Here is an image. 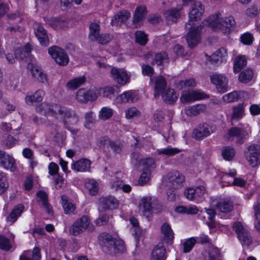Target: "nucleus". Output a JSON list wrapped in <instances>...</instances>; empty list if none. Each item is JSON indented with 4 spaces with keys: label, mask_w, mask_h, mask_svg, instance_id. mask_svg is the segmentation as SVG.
<instances>
[{
    "label": "nucleus",
    "mask_w": 260,
    "mask_h": 260,
    "mask_svg": "<svg viewBox=\"0 0 260 260\" xmlns=\"http://www.w3.org/2000/svg\"><path fill=\"white\" fill-rule=\"evenodd\" d=\"M217 208L221 212L228 213L233 209V204L230 201H222L217 203Z\"/></svg>",
    "instance_id": "ea45409f"
},
{
    "label": "nucleus",
    "mask_w": 260,
    "mask_h": 260,
    "mask_svg": "<svg viewBox=\"0 0 260 260\" xmlns=\"http://www.w3.org/2000/svg\"><path fill=\"white\" fill-rule=\"evenodd\" d=\"M135 37L137 42L141 45H145L148 41L147 35L142 31H137Z\"/></svg>",
    "instance_id": "864d4df0"
},
{
    "label": "nucleus",
    "mask_w": 260,
    "mask_h": 260,
    "mask_svg": "<svg viewBox=\"0 0 260 260\" xmlns=\"http://www.w3.org/2000/svg\"><path fill=\"white\" fill-rule=\"evenodd\" d=\"M247 64L245 56H239L235 59L233 70L236 73L239 72Z\"/></svg>",
    "instance_id": "4c0bfd02"
},
{
    "label": "nucleus",
    "mask_w": 260,
    "mask_h": 260,
    "mask_svg": "<svg viewBox=\"0 0 260 260\" xmlns=\"http://www.w3.org/2000/svg\"><path fill=\"white\" fill-rule=\"evenodd\" d=\"M90 161L86 158L81 159L73 163L71 165L72 170L76 172H86L90 170Z\"/></svg>",
    "instance_id": "b1692460"
},
{
    "label": "nucleus",
    "mask_w": 260,
    "mask_h": 260,
    "mask_svg": "<svg viewBox=\"0 0 260 260\" xmlns=\"http://www.w3.org/2000/svg\"><path fill=\"white\" fill-rule=\"evenodd\" d=\"M17 142L16 139L14 138L11 135H7L2 141V144L7 148L13 147Z\"/></svg>",
    "instance_id": "09e8293b"
},
{
    "label": "nucleus",
    "mask_w": 260,
    "mask_h": 260,
    "mask_svg": "<svg viewBox=\"0 0 260 260\" xmlns=\"http://www.w3.org/2000/svg\"><path fill=\"white\" fill-rule=\"evenodd\" d=\"M36 111L43 112L45 114L52 116L56 118L58 115H60L66 128H68L70 125L76 124L78 121V117L74 111L68 110L56 104L43 103L36 108Z\"/></svg>",
    "instance_id": "f257e3e1"
},
{
    "label": "nucleus",
    "mask_w": 260,
    "mask_h": 260,
    "mask_svg": "<svg viewBox=\"0 0 260 260\" xmlns=\"http://www.w3.org/2000/svg\"><path fill=\"white\" fill-rule=\"evenodd\" d=\"M196 242L197 240L194 238H190L187 240L183 243V252L185 253L189 252L196 244Z\"/></svg>",
    "instance_id": "4d7b16f0"
},
{
    "label": "nucleus",
    "mask_w": 260,
    "mask_h": 260,
    "mask_svg": "<svg viewBox=\"0 0 260 260\" xmlns=\"http://www.w3.org/2000/svg\"><path fill=\"white\" fill-rule=\"evenodd\" d=\"M34 29L38 41L41 45L44 46H47L49 44V39L46 30L39 23H35L34 24Z\"/></svg>",
    "instance_id": "2eb2a0df"
},
{
    "label": "nucleus",
    "mask_w": 260,
    "mask_h": 260,
    "mask_svg": "<svg viewBox=\"0 0 260 260\" xmlns=\"http://www.w3.org/2000/svg\"><path fill=\"white\" fill-rule=\"evenodd\" d=\"M142 73L144 76L152 77L154 73L153 68L148 64H142Z\"/></svg>",
    "instance_id": "e2e57ef3"
},
{
    "label": "nucleus",
    "mask_w": 260,
    "mask_h": 260,
    "mask_svg": "<svg viewBox=\"0 0 260 260\" xmlns=\"http://www.w3.org/2000/svg\"><path fill=\"white\" fill-rule=\"evenodd\" d=\"M184 181V176L177 171L169 173L164 178L162 185L166 188L178 189Z\"/></svg>",
    "instance_id": "39448f33"
},
{
    "label": "nucleus",
    "mask_w": 260,
    "mask_h": 260,
    "mask_svg": "<svg viewBox=\"0 0 260 260\" xmlns=\"http://www.w3.org/2000/svg\"><path fill=\"white\" fill-rule=\"evenodd\" d=\"M254 209L257 221V224L255 225V227L257 230H260V202H257L256 205L254 206Z\"/></svg>",
    "instance_id": "338daca9"
},
{
    "label": "nucleus",
    "mask_w": 260,
    "mask_h": 260,
    "mask_svg": "<svg viewBox=\"0 0 260 260\" xmlns=\"http://www.w3.org/2000/svg\"><path fill=\"white\" fill-rule=\"evenodd\" d=\"M243 91H234L223 96V101L227 103H233L238 101L243 96Z\"/></svg>",
    "instance_id": "473e14b6"
},
{
    "label": "nucleus",
    "mask_w": 260,
    "mask_h": 260,
    "mask_svg": "<svg viewBox=\"0 0 260 260\" xmlns=\"http://www.w3.org/2000/svg\"><path fill=\"white\" fill-rule=\"evenodd\" d=\"M204 7L201 2L197 1L194 3L189 12V22L199 20L204 13Z\"/></svg>",
    "instance_id": "f3484780"
},
{
    "label": "nucleus",
    "mask_w": 260,
    "mask_h": 260,
    "mask_svg": "<svg viewBox=\"0 0 260 260\" xmlns=\"http://www.w3.org/2000/svg\"><path fill=\"white\" fill-rule=\"evenodd\" d=\"M85 81L86 79L84 76L75 78L68 81L67 87L70 90H75L84 84Z\"/></svg>",
    "instance_id": "e433bc0d"
},
{
    "label": "nucleus",
    "mask_w": 260,
    "mask_h": 260,
    "mask_svg": "<svg viewBox=\"0 0 260 260\" xmlns=\"http://www.w3.org/2000/svg\"><path fill=\"white\" fill-rule=\"evenodd\" d=\"M167 258L166 250L162 243L156 245L152 253L151 260H166Z\"/></svg>",
    "instance_id": "412c9836"
},
{
    "label": "nucleus",
    "mask_w": 260,
    "mask_h": 260,
    "mask_svg": "<svg viewBox=\"0 0 260 260\" xmlns=\"http://www.w3.org/2000/svg\"><path fill=\"white\" fill-rule=\"evenodd\" d=\"M86 186L89 189L91 194L94 195L98 192V184L94 180H89L86 183Z\"/></svg>",
    "instance_id": "6e6d98bb"
},
{
    "label": "nucleus",
    "mask_w": 260,
    "mask_h": 260,
    "mask_svg": "<svg viewBox=\"0 0 260 260\" xmlns=\"http://www.w3.org/2000/svg\"><path fill=\"white\" fill-rule=\"evenodd\" d=\"M141 165L144 166L145 171H150L151 169H154L155 168V160L152 158L143 159Z\"/></svg>",
    "instance_id": "603ef678"
},
{
    "label": "nucleus",
    "mask_w": 260,
    "mask_h": 260,
    "mask_svg": "<svg viewBox=\"0 0 260 260\" xmlns=\"http://www.w3.org/2000/svg\"><path fill=\"white\" fill-rule=\"evenodd\" d=\"M250 132L244 128L234 126L231 127L228 131V139L234 138L236 139V143L238 144H243L246 140L248 138Z\"/></svg>",
    "instance_id": "0eeeda50"
},
{
    "label": "nucleus",
    "mask_w": 260,
    "mask_h": 260,
    "mask_svg": "<svg viewBox=\"0 0 260 260\" xmlns=\"http://www.w3.org/2000/svg\"><path fill=\"white\" fill-rule=\"evenodd\" d=\"M61 203L64 209L65 214L68 215L75 214L76 209L75 205L70 201L66 196L61 197Z\"/></svg>",
    "instance_id": "c756f323"
},
{
    "label": "nucleus",
    "mask_w": 260,
    "mask_h": 260,
    "mask_svg": "<svg viewBox=\"0 0 260 260\" xmlns=\"http://www.w3.org/2000/svg\"><path fill=\"white\" fill-rule=\"evenodd\" d=\"M156 152L158 155H165L168 156H172L179 153L180 150L178 148H173L169 146L166 148L157 150Z\"/></svg>",
    "instance_id": "37998d69"
},
{
    "label": "nucleus",
    "mask_w": 260,
    "mask_h": 260,
    "mask_svg": "<svg viewBox=\"0 0 260 260\" xmlns=\"http://www.w3.org/2000/svg\"><path fill=\"white\" fill-rule=\"evenodd\" d=\"M254 40L253 35L247 32L242 34L240 37L241 42L244 45H250L252 44Z\"/></svg>",
    "instance_id": "5fc2aeb1"
},
{
    "label": "nucleus",
    "mask_w": 260,
    "mask_h": 260,
    "mask_svg": "<svg viewBox=\"0 0 260 260\" xmlns=\"http://www.w3.org/2000/svg\"><path fill=\"white\" fill-rule=\"evenodd\" d=\"M85 126L88 128H90L91 125L94 122V118L93 117V113L89 112L86 113L85 115Z\"/></svg>",
    "instance_id": "680f3d73"
},
{
    "label": "nucleus",
    "mask_w": 260,
    "mask_h": 260,
    "mask_svg": "<svg viewBox=\"0 0 260 260\" xmlns=\"http://www.w3.org/2000/svg\"><path fill=\"white\" fill-rule=\"evenodd\" d=\"M246 159L252 167L260 165V143L252 144L244 150Z\"/></svg>",
    "instance_id": "7ed1b4c3"
},
{
    "label": "nucleus",
    "mask_w": 260,
    "mask_h": 260,
    "mask_svg": "<svg viewBox=\"0 0 260 260\" xmlns=\"http://www.w3.org/2000/svg\"><path fill=\"white\" fill-rule=\"evenodd\" d=\"M245 106L243 103L238 104L233 107V112L231 115V121H237L241 119L244 115Z\"/></svg>",
    "instance_id": "c85d7f7f"
},
{
    "label": "nucleus",
    "mask_w": 260,
    "mask_h": 260,
    "mask_svg": "<svg viewBox=\"0 0 260 260\" xmlns=\"http://www.w3.org/2000/svg\"><path fill=\"white\" fill-rule=\"evenodd\" d=\"M0 248L6 251H8L11 248L9 240L2 235H0Z\"/></svg>",
    "instance_id": "13d9d810"
},
{
    "label": "nucleus",
    "mask_w": 260,
    "mask_h": 260,
    "mask_svg": "<svg viewBox=\"0 0 260 260\" xmlns=\"http://www.w3.org/2000/svg\"><path fill=\"white\" fill-rule=\"evenodd\" d=\"M135 100V96L131 91L124 92L116 98L117 102L119 103L134 102Z\"/></svg>",
    "instance_id": "c9c22d12"
},
{
    "label": "nucleus",
    "mask_w": 260,
    "mask_h": 260,
    "mask_svg": "<svg viewBox=\"0 0 260 260\" xmlns=\"http://www.w3.org/2000/svg\"><path fill=\"white\" fill-rule=\"evenodd\" d=\"M40 249L35 247L32 253L29 251H24L19 257V260H40L41 258Z\"/></svg>",
    "instance_id": "a878e982"
},
{
    "label": "nucleus",
    "mask_w": 260,
    "mask_h": 260,
    "mask_svg": "<svg viewBox=\"0 0 260 260\" xmlns=\"http://www.w3.org/2000/svg\"><path fill=\"white\" fill-rule=\"evenodd\" d=\"M100 31V26L96 22H92L89 25V32L88 36L93 37L95 36V34Z\"/></svg>",
    "instance_id": "774afa93"
},
{
    "label": "nucleus",
    "mask_w": 260,
    "mask_h": 260,
    "mask_svg": "<svg viewBox=\"0 0 260 260\" xmlns=\"http://www.w3.org/2000/svg\"><path fill=\"white\" fill-rule=\"evenodd\" d=\"M103 250L111 255L123 252L125 250L124 242L120 239H115L107 233H103L100 236Z\"/></svg>",
    "instance_id": "f03ea898"
},
{
    "label": "nucleus",
    "mask_w": 260,
    "mask_h": 260,
    "mask_svg": "<svg viewBox=\"0 0 260 260\" xmlns=\"http://www.w3.org/2000/svg\"><path fill=\"white\" fill-rule=\"evenodd\" d=\"M206 110L205 105L197 104L192 106H189L185 110L186 114L190 116H196Z\"/></svg>",
    "instance_id": "7c9ffc66"
},
{
    "label": "nucleus",
    "mask_w": 260,
    "mask_h": 260,
    "mask_svg": "<svg viewBox=\"0 0 260 260\" xmlns=\"http://www.w3.org/2000/svg\"><path fill=\"white\" fill-rule=\"evenodd\" d=\"M122 184V181L120 179H118L116 176L113 177L110 182L111 188L115 190L121 188Z\"/></svg>",
    "instance_id": "69168bd1"
},
{
    "label": "nucleus",
    "mask_w": 260,
    "mask_h": 260,
    "mask_svg": "<svg viewBox=\"0 0 260 260\" xmlns=\"http://www.w3.org/2000/svg\"><path fill=\"white\" fill-rule=\"evenodd\" d=\"M48 52L58 64L66 66L68 63L69 57L62 49L57 46H53L48 49Z\"/></svg>",
    "instance_id": "6e6552de"
},
{
    "label": "nucleus",
    "mask_w": 260,
    "mask_h": 260,
    "mask_svg": "<svg viewBox=\"0 0 260 260\" xmlns=\"http://www.w3.org/2000/svg\"><path fill=\"white\" fill-rule=\"evenodd\" d=\"M176 211L180 213H186L188 214H195L198 212V209L195 206H178L175 209Z\"/></svg>",
    "instance_id": "c03bdc74"
},
{
    "label": "nucleus",
    "mask_w": 260,
    "mask_h": 260,
    "mask_svg": "<svg viewBox=\"0 0 260 260\" xmlns=\"http://www.w3.org/2000/svg\"><path fill=\"white\" fill-rule=\"evenodd\" d=\"M27 68L30 70L32 77L40 82L44 83L47 81V76L37 64L32 63H28Z\"/></svg>",
    "instance_id": "aec40b11"
},
{
    "label": "nucleus",
    "mask_w": 260,
    "mask_h": 260,
    "mask_svg": "<svg viewBox=\"0 0 260 260\" xmlns=\"http://www.w3.org/2000/svg\"><path fill=\"white\" fill-rule=\"evenodd\" d=\"M212 83L216 86L219 92L224 93L228 90V80L221 74H215L210 76Z\"/></svg>",
    "instance_id": "4468645a"
},
{
    "label": "nucleus",
    "mask_w": 260,
    "mask_h": 260,
    "mask_svg": "<svg viewBox=\"0 0 260 260\" xmlns=\"http://www.w3.org/2000/svg\"><path fill=\"white\" fill-rule=\"evenodd\" d=\"M161 232L165 237L168 240H172L174 238L173 231L168 223H165L161 226Z\"/></svg>",
    "instance_id": "3c124183"
},
{
    "label": "nucleus",
    "mask_w": 260,
    "mask_h": 260,
    "mask_svg": "<svg viewBox=\"0 0 260 260\" xmlns=\"http://www.w3.org/2000/svg\"><path fill=\"white\" fill-rule=\"evenodd\" d=\"M178 85L181 88L187 87H194L196 85V82L193 79L182 80L178 82Z\"/></svg>",
    "instance_id": "bf43d9fd"
},
{
    "label": "nucleus",
    "mask_w": 260,
    "mask_h": 260,
    "mask_svg": "<svg viewBox=\"0 0 260 260\" xmlns=\"http://www.w3.org/2000/svg\"><path fill=\"white\" fill-rule=\"evenodd\" d=\"M169 57L166 52L156 53L153 59L154 62L158 66L164 65L169 62Z\"/></svg>",
    "instance_id": "79ce46f5"
},
{
    "label": "nucleus",
    "mask_w": 260,
    "mask_h": 260,
    "mask_svg": "<svg viewBox=\"0 0 260 260\" xmlns=\"http://www.w3.org/2000/svg\"><path fill=\"white\" fill-rule=\"evenodd\" d=\"M236 25V21L234 17L232 16L221 17V14L218 13L215 17L212 20V25L215 26L224 31H229L232 27H234Z\"/></svg>",
    "instance_id": "423d86ee"
},
{
    "label": "nucleus",
    "mask_w": 260,
    "mask_h": 260,
    "mask_svg": "<svg viewBox=\"0 0 260 260\" xmlns=\"http://www.w3.org/2000/svg\"><path fill=\"white\" fill-rule=\"evenodd\" d=\"M113 115L112 109L108 107H103L99 112V118L103 120L109 119Z\"/></svg>",
    "instance_id": "8fccbe9b"
},
{
    "label": "nucleus",
    "mask_w": 260,
    "mask_h": 260,
    "mask_svg": "<svg viewBox=\"0 0 260 260\" xmlns=\"http://www.w3.org/2000/svg\"><path fill=\"white\" fill-rule=\"evenodd\" d=\"M147 14L146 7L141 5L137 7L133 16V22L135 27L140 26Z\"/></svg>",
    "instance_id": "6ab92c4d"
},
{
    "label": "nucleus",
    "mask_w": 260,
    "mask_h": 260,
    "mask_svg": "<svg viewBox=\"0 0 260 260\" xmlns=\"http://www.w3.org/2000/svg\"><path fill=\"white\" fill-rule=\"evenodd\" d=\"M112 36L109 34H101L97 42L101 45H105L108 43L112 39Z\"/></svg>",
    "instance_id": "052dcab7"
},
{
    "label": "nucleus",
    "mask_w": 260,
    "mask_h": 260,
    "mask_svg": "<svg viewBox=\"0 0 260 260\" xmlns=\"http://www.w3.org/2000/svg\"><path fill=\"white\" fill-rule=\"evenodd\" d=\"M207 97L204 92L194 90H184L181 92L180 100L183 103H187L202 100Z\"/></svg>",
    "instance_id": "9d476101"
},
{
    "label": "nucleus",
    "mask_w": 260,
    "mask_h": 260,
    "mask_svg": "<svg viewBox=\"0 0 260 260\" xmlns=\"http://www.w3.org/2000/svg\"><path fill=\"white\" fill-rule=\"evenodd\" d=\"M162 100L166 103L171 104L175 102L178 99V94L173 89H166L161 93Z\"/></svg>",
    "instance_id": "bb28decb"
},
{
    "label": "nucleus",
    "mask_w": 260,
    "mask_h": 260,
    "mask_svg": "<svg viewBox=\"0 0 260 260\" xmlns=\"http://www.w3.org/2000/svg\"><path fill=\"white\" fill-rule=\"evenodd\" d=\"M111 77L118 83L124 85L128 82L130 75L123 69L113 68L110 72Z\"/></svg>",
    "instance_id": "f8f14e48"
},
{
    "label": "nucleus",
    "mask_w": 260,
    "mask_h": 260,
    "mask_svg": "<svg viewBox=\"0 0 260 260\" xmlns=\"http://www.w3.org/2000/svg\"><path fill=\"white\" fill-rule=\"evenodd\" d=\"M235 155V150L233 147L226 146L222 148V155L226 160H231Z\"/></svg>",
    "instance_id": "de8ad7c7"
},
{
    "label": "nucleus",
    "mask_w": 260,
    "mask_h": 260,
    "mask_svg": "<svg viewBox=\"0 0 260 260\" xmlns=\"http://www.w3.org/2000/svg\"><path fill=\"white\" fill-rule=\"evenodd\" d=\"M101 207L104 210L114 209L118 206L119 202L114 197L109 196L101 199Z\"/></svg>",
    "instance_id": "4be33fe9"
},
{
    "label": "nucleus",
    "mask_w": 260,
    "mask_h": 260,
    "mask_svg": "<svg viewBox=\"0 0 260 260\" xmlns=\"http://www.w3.org/2000/svg\"><path fill=\"white\" fill-rule=\"evenodd\" d=\"M233 229L236 233L242 245L249 246L251 243L252 239L250 234L243 227L241 222H236L234 223Z\"/></svg>",
    "instance_id": "1a4fd4ad"
},
{
    "label": "nucleus",
    "mask_w": 260,
    "mask_h": 260,
    "mask_svg": "<svg viewBox=\"0 0 260 260\" xmlns=\"http://www.w3.org/2000/svg\"><path fill=\"white\" fill-rule=\"evenodd\" d=\"M202 29L201 26L191 27L186 36V41L188 46L190 48H194L200 42L201 37L200 32Z\"/></svg>",
    "instance_id": "9b49d317"
},
{
    "label": "nucleus",
    "mask_w": 260,
    "mask_h": 260,
    "mask_svg": "<svg viewBox=\"0 0 260 260\" xmlns=\"http://www.w3.org/2000/svg\"><path fill=\"white\" fill-rule=\"evenodd\" d=\"M182 8H172L166 10L164 13V16L168 23L175 22L180 17L181 10Z\"/></svg>",
    "instance_id": "5701e85b"
},
{
    "label": "nucleus",
    "mask_w": 260,
    "mask_h": 260,
    "mask_svg": "<svg viewBox=\"0 0 260 260\" xmlns=\"http://www.w3.org/2000/svg\"><path fill=\"white\" fill-rule=\"evenodd\" d=\"M9 187V182L6 174L0 172V194L4 193Z\"/></svg>",
    "instance_id": "a18cd8bd"
},
{
    "label": "nucleus",
    "mask_w": 260,
    "mask_h": 260,
    "mask_svg": "<svg viewBox=\"0 0 260 260\" xmlns=\"http://www.w3.org/2000/svg\"><path fill=\"white\" fill-rule=\"evenodd\" d=\"M76 99L80 103H87L89 101L88 91L83 88L80 89L76 92Z\"/></svg>",
    "instance_id": "49530a36"
},
{
    "label": "nucleus",
    "mask_w": 260,
    "mask_h": 260,
    "mask_svg": "<svg viewBox=\"0 0 260 260\" xmlns=\"http://www.w3.org/2000/svg\"><path fill=\"white\" fill-rule=\"evenodd\" d=\"M99 143L100 147L110 148L116 154H120L122 151L123 145L120 142L113 141L107 137H102L99 139Z\"/></svg>",
    "instance_id": "dca6fc26"
},
{
    "label": "nucleus",
    "mask_w": 260,
    "mask_h": 260,
    "mask_svg": "<svg viewBox=\"0 0 260 260\" xmlns=\"http://www.w3.org/2000/svg\"><path fill=\"white\" fill-rule=\"evenodd\" d=\"M226 56V50L224 48H221L211 56V61L216 63L221 62L223 58Z\"/></svg>",
    "instance_id": "a19ab883"
},
{
    "label": "nucleus",
    "mask_w": 260,
    "mask_h": 260,
    "mask_svg": "<svg viewBox=\"0 0 260 260\" xmlns=\"http://www.w3.org/2000/svg\"><path fill=\"white\" fill-rule=\"evenodd\" d=\"M45 95V92L42 90H38L34 95H26L25 98L27 104H32L33 102H40L42 101Z\"/></svg>",
    "instance_id": "72a5a7b5"
},
{
    "label": "nucleus",
    "mask_w": 260,
    "mask_h": 260,
    "mask_svg": "<svg viewBox=\"0 0 260 260\" xmlns=\"http://www.w3.org/2000/svg\"><path fill=\"white\" fill-rule=\"evenodd\" d=\"M151 198L145 197L141 199L139 203V207L144 212H151L152 209L153 202Z\"/></svg>",
    "instance_id": "f704fd0d"
},
{
    "label": "nucleus",
    "mask_w": 260,
    "mask_h": 260,
    "mask_svg": "<svg viewBox=\"0 0 260 260\" xmlns=\"http://www.w3.org/2000/svg\"><path fill=\"white\" fill-rule=\"evenodd\" d=\"M214 129L213 126L207 123H204L200 124L193 130L192 137L197 140H200L209 136L213 132Z\"/></svg>",
    "instance_id": "ddd939ff"
},
{
    "label": "nucleus",
    "mask_w": 260,
    "mask_h": 260,
    "mask_svg": "<svg viewBox=\"0 0 260 260\" xmlns=\"http://www.w3.org/2000/svg\"><path fill=\"white\" fill-rule=\"evenodd\" d=\"M167 87V82L165 78L161 76H158L155 79L154 93L155 98L159 97V94L164 91Z\"/></svg>",
    "instance_id": "393cba45"
},
{
    "label": "nucleus",
    "mask_w": 260,
    "mask_h": 260,
    "mask_svg": "<svg viewBox=\"0 0 260 260\" xmlns=\"http://www.w3.org/2000/svg\"><path fill=\"white\" fill-rule=\"evenodd\" d=\"M0 164L6 170H10L13 172L16 169L14 158L2 150H0Z\"/></svg>",
    "instance_id": "a211bd4d"
},
{
    "label": "nucleus",
    "mask_w": 260,
    "mask_h": 260,
    "mask_svg": "<svg viewBox=\"0 0 260 260\" xmlns=\"http://www.w3.org/2000/svg\"><path fill=\"white\" fill-rule=\"evenodd\" d=\"M131 17V13L128 10H122L118 12L113 17L111 20L112 25H118L127 20Z\"/></svg>",
    "instance_id": "cd10ccee"
},
{
    "label": "nucleus",
    "mask_w": 260,
    "mask_h": 260,
    "mask_svg": "<svg viewBox=\"0 0 260 260\" xmlns=\"http://www.w3.org/2000/svg\"><path fill=\"white\" fill-rule=\"evenodd\" d=\"M24 209V207L22 204H19L16 206L7 217V221L10 222L11 223L15 222L18 217L21 215Z\"/></svg>",
    "instance_id": "2f4dec72"
},
{
    "label": "nucleus",
    "mask_w": 260,
    "mask_h": 260,
    "mask_svg": "<svg viewBox=\"0 0 260 260\" xmlns=\"http://www.w3.org/2000/svg\"><path fill=\"white\" fill-rule=\"evenodd\" d=\"M253 77V71L250 69H248L240 73L239 76V80L242 83H246L251 81Z\"/></svg>",
    "instance_id": "58836bf2"
},
{
    "label": "nucleus",
    "mask_w": 260,
    "mask_h": 260,
    "mask_svg": "<svg viewBox=\"0 0 260 260\" xmlns=\"http://www.w3.org/2000/svg\"><path fill=\"white\" fill-rule=\"evenodd\" d=\"M259 9L254 5L251 6L246 10V14L250 17H255L259 13Z\"/></svg>",
    "instance_id": "0e129e2a"
},
{
    "label": "nucleus",
    "mask_w": 260,
    "mask_h": 260,
    "mask_svg": "<svg viewBox=\"0 0 260 260\" xmlns=\"http://www.w3.org/2000/svg\"><path fill=\"white\" fill-rule=\"evenodd\" d=\"M91 225L90 219L88 216L83 215L76 219L69 229L71 235L77 236L87 230Z\"/></svg>",
    "instance_id": "20e7f679"
}]
</instances>
